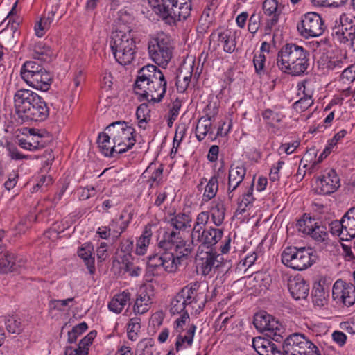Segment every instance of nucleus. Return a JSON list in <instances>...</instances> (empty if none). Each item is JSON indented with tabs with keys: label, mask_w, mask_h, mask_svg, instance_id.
<instances>
[{
	"label": "nucleus",
	"mask_w": 355,
	"mask_h": 355,
	"mask_svg": "<svg viewBox=\"0 0 355 355\" xmlns=\"http://www.w3.org/2000/svg\"><path fill=\"white\" fill-rule=\"evenodd\" d=\"M261 115L266 123L270 126H275V123H280L284 117L281 113L271 109H266Z\"/></svg>",
	"instance_id": "45"
},
{
	"label": "nucleus",
	"mask_w": 355,
	"mask_h": 355,
	"mask_svg": "<svg viewBox=\"0 0 355 355\" xmlns=\"http://www.w3.org/2000/svg\"><path fill=\"white\" fill-rule=\"evenodd\" d=\"M252 347L259 355H283L282 350L276 344L263 337L254 338Z\"/></svg>",
	"instance_id": "22"
},
{
	"label": "nucleus",
	"mask_w": 355,
	"mask_h": 355,
	"mask_svg": "<svg viewBox=\"0 0 355 355\" xmlns=\"http://www.w3.org/2000/svg\"><path fill=\"white\" fill-rule=\"evenodd\" d=\"M355 26V24H354ZM354 25L345 27H334L332 31V37L334 41L340 44H347L349 38V33L352 32Z\"/></svg>",
	"instance_id": "37"
},
{
	"label": "nucleus",
	"mask_w": 355,
	"mask_h": 355,
	"mask_svg": "<svg viewBox=\"0 0 355 355\" xmlns=\"http://www.w3.org/2000/svg\"><path fill=\"white\" fill-rule=\"evenodd\" d=\"M211 220L216 226L223 224L225 216V207L221 200H217L212 202L210 209Z\"/></svg>",
	"instance_id": "29"
},
{
	"label": "nucleus",
	"mask_w": 355,
	"mask_h": 355,
	"mask_svg": "<svg viewBox=\"0 0 355 355\" xmlns=\"http://www.w3.org/2000/svg\"><path fill=\"white\" fill-rule=\"evenodd\" d=\"M324 21L316 12L304 14L297 25L299 34L304 37H315L321 35L324 31Z\"/></svg>",
	"instance_id": "12"
},
{
	"label": "nucleus",
	"mask_w": 355,
	"mask_h": 355,
	"mask_svg": "<svg viewBox=\"0 0 355 355\" xmlns=\"http://www.w3.org/2000/svg\"><path fill=\"white\" fill-rule=\"evenodd\" d=\"M253 324L257 330L265 332L268 337L276 342H280L283 338L282 334L284 331L282 324L264 311L254 315Z\"/></svg>",
	"instance_id": "11"
},
{
	"label": "nucleus",
	"mask_w": 355,
	"mask_h": 355,
	"mask_svg": "<svg viewBox=\"0 0 355 355\" xmlns=\"http://www.w3.org/2000/svg\"><path fill=\"white\" fill-rule=\"evenodd\" d=\"M112 138L110 137L108 132L105 131L101 134H99L98 138V144L101 153L107 156L111 157H115V154L117 155V149L115 148V144L110 141Z\"/></svg>",
	"instance_id": "26"
},
{
	"label": "nucleus",
	"mask_w": 355,
	"mask_h": 355,
	"mask_svg": "<svg viewBox=\"0 0 355 355\" xmlns=\"http://www.w3.org/2000/svg\"><path fill=\"white\" fill-rule=\"evenodd\" d=\"M209 220V214L208 211H201L200 212L196 217L195 223L193 224V227L192 228L191 232H197L200 231L203 228H205V225L207 224Z\"/></svg>",
	"instance_id": "54"
},
{
	"label": "nucleus",
	"mask_w": 355,
	"mask_h": 355,
	"mask_svg": "<svg viewBox=\"0 0 355 355\" xmlns=\"http://www.w3.org/2000/svg\"><path fill=\"white\" fill-rule=\"evenodd\" d=\"M343 218L340 220H333L329 224V231L331 234L340 236L342 240H349V239L347 236H349V234H347Z\"/></svg>",
	"instance_id": "39"
},
{
	"label": "nucleus",
	"mask_w": 355,
	"mask_h": 355,
	"mask_svg": "<svg viewBox=\"0 0 355 355\" xmlns=\"http://www.w3.org/2000/svg\"><path fill=\"white\" fill-rule=\"evenodd\" d=\"M110 46L116 61L120 64H130L134 60L137 47L130 31L116 30L112 32Z\"/></svg>",
	"instance_id": "4"
},
{
	"label": "nucleus",
	"mask_w": 355,
	"mask_h": 355,
	"mask_svg": "<svg viewBox=\"0 0 355 355\" xmlns=\"http://www.w3.org/2000/svg\"><path fill=\"white\" fill-rule=\"evenodd\" d=\"M181 264L178 258L174 259L170 252L153 254L148 257L147 273L151 276H159L164 271L174 272Z\"/></svg>",
	"instance_id": "10"
},
{
	"label": "nucleus",
	"mask_w": 355,
	"mask_h": 355,
	"mask_svg": "<svg viewBox=\"0 0 355 355\" xmlns=\"http://www.w3.org/2000/svg\"><path fill=\"white\" fill-rule=\"evenodd\" d=\"M141 319L139 318H132L130 320L128 324V338L135 341L137 338V336L141 329Z\"/></svg>",
	"instance_id": "46"
},
{
	"label": "nucleus",
	"mask_w": 355,
	"mask_h": 355,
	"mask_svg": "<svg viewBox=\"0 0 355 355\" xmlns=\"http://www.w3.org/2000/svg\"><path fill=\"white\" fill-rule=\"evenodd\" d=\"M196 329V325L191 324L187 329V333L184 336L181 335V332H179L175 345V350L177 352H179L180 349L183 348H187L192 345Z\"/></svg>",
	"instance_id": "30"
},
{
	"label": "nucleus",
	"mask_w": 355,
	"mask_h": 355,
	"mask_svg": "<svg viewBox=\"0 0 355 355\" xmlns=\"http://www.w3.org/2000/svg\"><path fill=\"white\" fill-rule=\"evenodd\" d=\"M340 186V178L336 171L331 169L317 180V192L319 194L329 195L334 193Z\"/></svg>",
	"instance_id": "17"
},
{
	"label": "nucleus",
	"mask_w": 355,
	"mask_h": 355,
	"mask_svg": "<svg viewBox=\"0 0 355 355\" xmlns=\"http://www.w3.org/2000/svg\"><path fill=\"white\" fill-rule=\"evenodd\" d=\"M245 174L246 168L243 164L237 166H230L227 184V196L229 199L233 198L232 192L235 191L243 181Z\"/></svg>",
	"instance_id": "21"
},
{
	"label": "nucleus",
	"mask_w": 355,
	"mask_h": 355,
	"mask_svg": "<svg viewBox=\"0 0 355 355\" xmlns=\"http://www.w3.org/2000/svg\"><path fill=\"white\" fill-rule=\"evenodd\" d=\"M31 140H33V143H31L29 139H20L19 144L22 148L28 150H34L43 147V144H41L38 140H34L33 138H31Z\"/></svg>",
	"instance_id": "58"
},
{
	"label": "nucleus",
	"mask_w": 355,
	"mask_h": 355,
	"mask_svg": "<svg viewBox=\"0 0 355 355\" xmlns=\"http://www.w3.org/2000/svg\"><path fill=\"white\" fill-rule=\"evenodd\" d=\"M218 189V178L216 176H213L211 178V179L207 182L203 198L204 200L206 201L210 200L211 199L214 198Z\"/></svg>",
	"instance_id": "43"
},
{
	"label": "nucleus",
	"mask_w": 355,
	"mask_h": 355,
	"mask_svg": "<svg viewBox=\"0 0 355 355\" xmlns=\"http://www.w3.org/2000/svg\"><path fill=\"white\" fill-rule=\"evenodd\" d=\"M182 73L181 71L180 73L177 76L175 83L178 92L180 93L184 92L187 89L192 76V73L189 72L188 75L182 76Z\"/></svg>",
	"instance_id": "55"
},
{
	"label": "nucleus",
	"mask_w": 355,
	"mask_h": 355,
	"mask_svg": "<svg viewBox=\"0 0 355 355\" xmlns=\"http://www.w3.org/2000/svg\"><path fill=\"white\" fill-rule=\"evenodd\" d=\"M217 37L218 45H221L223 51L227 53H232L235 51L236 46V37L229 29L218 31Z\"/></svg>",
	"instance_id": "25"
},
{
	"label": "nucleus",
	"mask_w": 355,
	"mask_h": 355,
	"mask_svg": "<svg viewBox=\"0 0 355 355\" xmlns=\"http://www.w3.org/2000/svg\"><path fill=\"white\" fill-rule=\"evenodd\" d=\"M332 295L334 300H338L347 306H351L355 303V288L352 283L342 279L337 280L332 288Z\"/></svg>",
	"instance_id": "15"
},
{
	"label": "nucleus",
	"mask_w": 355,
	"mask_h": 355,
	"mask_svg": "<svg viewBox=\"0 0 355 355\" xmlns=\"http://www.w3.org/2000/svg\"><path fill=\"white\" fill-rule=\"evenodd\" d=\"M152 234L151 227L146 226L142 234L137 241L135 250L137 254L143 255L146 253L147 248L149 245Z\"/></svg>",
	"instance_id": "31"
},
{
	"label": "nucleus",
	"mask_w": 355,
	"mask_h": 355,
	"mask_svg": "<svg viewBox=\"0 0 355 355\" xmlns=\"http://www.w3.org/2000/svg\"><path fill=\"white\" fill-rule=\"evenodd\" d=\"M311 297L315 306L323 307L327 304L328 295L326 293L324 288L320 283L314 284L311 291Z\"/></svg>",
	"instance_id": "32"
},
{
	"label": "nucleus",
	"mask_w": 355,
	"mask_h": 355,
	"mask_svg": "<svg viewBox=\"0 0 355 355\" xmlns=\"http://www.w3.org/2000/svg\"><path fill=\"white\" fill-rule=\"evenodd\" d=\"M211 126L210 117H201L198 120L196 128V136L199 141H202L208 134H212Z\"/></svg>",
	"instance_id": "34"
},
{
	"label": "nucleus",
	"mask_w": 355,
	"mask_h": 355,
	"mask_svg": "<svg viewBox=\"0 0 355 355\" xmlns=\"http://www.w3.org/2000/svg\"><path fill=\"white\" fill-rule=\"evenodd\" d=\"M130 300V293L128 291H123L113 297L108 304V308L115 313H120Z\"/></svg>",
	"instance_id": "27"
},
{
	"label": "nucleus",
	"mask_w": 355,
	"mask_h": 355,
	"mask_svg": "<svg viewBox=\"0 0 355 355\" xmlns=\"http://www.w3.org/2000/svg\"><path fill=\"white\" fill-rule=\"evenodd\" d=\"M78 255L83 260L85 265L91 275L94 274L95 258L94 255V246L91 243H85L78 250Z\"/></svg>",
	"instance_id": "24"
},
{
	"label": "nucleus",
	"mask_w": 355,
	"mask_h": 355,
	"mask_svg": "<svg viewBox=\"0 0 355 355\" xmlns=\"http://www.w3.org/2000/svg\"><path fill=\"white\" fill-rule=\"evenodd\" d=\"M219 257H221L220 255L213 249L205 250L202 248L198 251L196 256V268L202 275H208L212 270L220 266Z\"/></svg>",
	"instance_id": "14"
},
{
	"label": "nucleus",
	"mask_w": 355,
	"mask_h": 355,
	"mask_svg": "<svg viewBox=\"0 0 355 355\" xmlns=\"http://www.w3.org/2000/svg\"><path fill=\"white\" fill-rule=\"evenodd\" d=\"M277 65L284 73L302 76L309 66V52L296 44L287 43L277 53Z\"/></svg>",
	"instance_id": "3"
},
{
	"label": "nucleus",
	"mask_w": 355,
	"mask_h": 355,
	"mask_svg": "<svg viewBox=\"0 0 355 355\" xmlns=\"http://www.w3.org/2000/svg\"><path fill=\"white\" fill-rule=\"evenodd\" d=\"M298 355H321V351L315 343L305 337L302 349Z\"/></svg>",
	"instance_id": "49"
},
{
	"label": "nucleus",
	"mask_w": 355,
	"mask_h": 355,
	"mask_svg": "<svg viewBox=\"0 0 355 355\" xmlns=\"http://www.w3.org/2000/svg\"><path fill=\"white\" fill-rule=\"evenodd\" d=\"M347 0H311V3L314 6L317 7H339L343 5Z\"/></svg>",
	"instance_id": "57"
},
{
	"label": "nucleus",
	"mask_w": 355,
	"mask_h": 355,
	"mask_svg": "<svg viewBox=\"0 0 355 355\" xmlns=\"http://www.w3.org/2000/svg\"><path fill=\"white\" fill-rule=\"evenodd\" d=\"M52 183V178L51 176L42 175L40 177L37 183L33 187V192L37 191L40 189H43V187H46L49 184Z\"/></svg>",
	"instance_id": "64"
},
{
	"label": "nucleus",
	"mask_w": 355,
	"mask_h": 355,
	"mask_svg": "<svg viewBox=\"0 0 355 355\" xmlns=\"http://www.w3.org/2000/svg\"><path fill=\"white\" fill-rule=\"evenodd\" d=\"M315 256L310 248L286 247L282 254V263L293 270H304L315 262Z\"/></svg>",
	"instance_id": "8"
},
{
	"label": "nucleus",
	"mask_w": 355,
	"mask_h": 355,
	"mask_svg": "<svg viewBox=\"0 0 355 355\" xmlns=\"http://www.w3.org/2000/svg\"><path fill=\"white\" fill-rule=\"evenodd\" d=\"M15 113L22 123L44 121L49 115V109L44 100L36 92L19 89L14 95Z\"/></svg>",
	"instance_id": "2"
},
{
	"label": "nucleus",
	"mask_w": 355,
	"mask_h": 355,
	"mask_svg": "<svg viewBox=\"0 0 355 355\" xmlns=\"http://www.w3.org/2000/svg\"><path fill=\"white\" fill-rule=\"evenodd\" d=\"M317 223L314 218L311 217L309 214H304L302 218L298 220L297 227L300 232L308 235Z\"/></svg>",
	"instance_id": "42"
},
{
	"label": "nucleus",
	"mask_w": 355,
	"mask_h": 355,
	"mask_svg": "<svg viewBox=\"0 0 355 355\" xmlns=\"http://www.w3.org/2000/svg\"><path fill=\"white\" fill-rule=\"evenodd\" d=\"M150 110L146 103L141 104L137 109L136 116L138 121V125L144 130L146 128V124L150 119Z\"/></svg>",
	"instance_id": "38"
},
{
	"label": "nucleus",
	"mask_w": 355,
	"mask_h": 355,
	"mask_svg": "<svg viewBox=\"0 0 355 355\" xmlns=\"http://www.w3.org/2000/svg\"><path fill=\"white\" fill-rule=\"evenodd\" d=\"M128 223V221L124 220V216L121 214L119 218H114L110 222L109 229L113 236L118 238L126 230Z\"/></svg>",
	"instance_id": "36"
},
{
	"label": "nucleus",
	"mask_w": 355,
	"mask_h": 355,
	"mask_svg": "<svg viewBox=\"0 0 355 355\" xmlns=\"http://www.w3.org/2000/svg\"><path fill=\"white\" fill-rule=\"evenodd\" d=\"M355 20L351 19L347 14H342L339 19L336 20L334 27H345L354 25Z\"/></svg>",
	"instance_id": "63"
},
{
	"label": "nucleus",
	"mask_w": 355,
	"mask_h": 355,
	"mask_svg": "<svg viewBox=\"0 0 355 355\" xmlns=\"http://www.w3.org/2000/svg\"><path fill=\"white\" fill-rule=\"evenodd\" d=\"M261 13L254 12L249 19L248 29L252 34L256 33L261 25Z\"/></svg>",
	"instance_id": "56"
},
{
	"label": "nucleus",
	"mask_w": 355,
	"mask_h": 355,
	"mask_svg": "<svg viewBox=\"0 0 355 355\" xmlns=\"http://www.w3.org/2000/svg\"><path fill=\"white\" fill-rule=\"evenodd\" d=\"M308 235L311 236L316 241L324 242L327 239L328 234L326 227L317 223Z\"/></svg>",
	"instance_id": "50"
},
{
	"label": "nucleus",
	"mask_w": 355,
	"mask_h": 355,
	"mask_svg": "<svg viewBox=\"0 0 355 355\" xmlns=\"http://www.w3.org/2000/svg\"><path fill=\"white\" fill-rule=\"evenodd\" d=\"M253 187L254 184L252 182L247 193L243 195L242 199L239 203L238 211H239L241 214L245 212L248 208L249 209L252 205L253 201L254 200L252 196Z\"/></svg>",
	"instance_id": "44"
},
{
	"label": "nucleus",
	"mask_w": 355,
	"mask_h": 355,
	"mask_svg": "<svg viewBox=\"0 0 355 355\" xmlns=\"http://www.w3.org/2000/svg\"><path fill=\"white\" fill-rule=\"evenodd\" d=\"M151 303V298L146 291L141 289L135 302L134 312L137 314L145 313L149 310Z\"/></svg>",
	"instance_id": "28"
},
{
	"label": "nucleus",
	"mask_w": 355,
	"mask_h": 355,
	"mask_svg": "<svg viewBox=\"0 0 355 355\" xmlns=\"http://www.w3.org/2000/svg\"><path fill=\"white\" fill-rule=\"evenodd\" d=\"M187 130V128L185 123H181L177 126L173 139V145L175 144H177V146L180 145L181 141L186 134Z\"/></svg>",
	"instance_id": "61"
},
{
	"label": "nucleus",
	"mask_w": 355,
	"mask_h": 355,
	"mask_svg": "<svg viewBox=\"0 0 355 355\" xmlns=\"http://www.w3.org/2000/svg\"><path fill=\"white\" fill-rule=\"evenodd\" d=\"M15 264V257L14 254L9 251L0 252V274L12 271Z\"/></svg>",
	"instance_id": "35"
},
{
	"label": "nucleus",
	"mask_w": 355,
	"mask_h": 355,
	"mask_svg": "<svg viewBox=\"0 0 355 355\" xmlns=\"http://www.w3.org/2000/svg\"><path fill=\"white\" fill-rule=\"evenodd\" d=\"M343 222L347 229V234H349V239L355 237V207L349 209L342 217Z\"/></svg>",
	"instance_id": "41"
},
{
	"label": "nucleus",
	"mask_w": 355,
	"mask_h": 355,
	"mask_svg": "<svg viewBox=\"0 0 355 355\" xmlns=\"http://www.w3.org/2000/svg\"><path fill=\"white\" fill-rule=\"evenodd\" d=\"M199 286L200 285L197 282H192L183 287L179 292L183 300H185L186 306L191 307L198 313L202 311L205 306V303H202V305L198 304V299H200L198 293Z\"/></svg>",
	"instance_id": "16"
},
{
	"label": "nucleus",
	"mask_w": 355,
	"mask_h": 355,
	"mask_svg": "<svg viewBox=\"0 0 355 355\" xmlns=\"http://www.w3.org/2000/svg\"><path fill=\"white\" fill-rule=\"evenodd\" d=\"M85 76L82 70H78L75 72L71 83L72 92L73 93V94H76V93H77V88L80 86V85L82 83L85 81Z\"/></svg>",
	"instance_id": "60"
},
{
	"label": "nucleus",
	"mask_w": 355,
	"mask_h": 355,
	"mask_svg": "<svg viewBox=\"0 0 355 355\" xmlns=\"http://www.w3.org/2000/svg\"><path fill=\"white\" fill-rule=\"evenodd\" d=\"M166 221L171 230L180 232L191 227L192 217L189 213L168 212Z\"/></svg>",
	"instance_id": "18"
},
{
	"label": "nucleus",
	"mask_w": 355,
	"mask_h": 355,
	"mask_svg": "<svg viewBox=\"0 0 355 355\" xmlns=\"http://www.w3.org/2000/svg\"><path fill=\"white\" fill-rule=\"evenodd\" d=\"M88 328L87 324L83 322L75 327L68 333V342L73 343L76 341L78 337L85 332Z\"/></svg>",
	"instance_id": "53"
},
{
	"label": "nucleus",
	"mask_w": 355,
	"mask_h": 355,
	"mask_svg": "<svg viewBox=\"0 0 355 355\" xmlns=\"http://www.w3.org/2000/svg\"><path fill=\"white\" fill-rule=\"evenodd\" d=\"M54 15L51 13H49L47 17H42L40 21H37L35 25V35L39 37H43L46 32L49 29L51 24L53 20Z\"/></svg>",
	"instance_id": "40"
},
{
	"label": "nucleus",
	"mask_w": 355,
	"mask_h": 355,
	"mask_svg": "<svg viewBox=\"0 0 355 355\" xmlns=\"http://www.w3.org/2000/svg\"><path fill=\"white\" fill-rule=\"evenodd\" d=\"M5 324L9 333L19 334L23 330L20 319L15 315L9 316L5 322Z\"/></svg>",
	"instance_id": "47"
},
{
	"label": "nucleus",
	"mask_w": 355,
	"mask_h": 355,
	"mask_svg": "<svg viewBox=\"0 0 355 355\" xmlns=\"http://www.w3.org/2000/svg\"><path fill=\"white\" fill-rule=\"evenodd\" d=\"M166 87L163 72L155 65L147 64L139 70L134 91L149 103H157L164 98Z\"/></svg>",
	"instance_id": "1"
},
{
	"label": "nucleus",
	"mask_w": 355,
	"mask_h": 355,
	"mask_svg": "<svg viewBox=\"0 0 355 355\" xmlns=\"http://www.w3.org/2000/svg\"><path fill=\"white\" fill-rule=\"evenodd\" d=\"M105 131L108 132L112 144H115L117 155L127 152L133 147L136 142L134 136L135 129L124 121L112 123L106 127Z\"/></svg>",
	"instance_id": "6"
},
{
	"label": "nucleus",
	"mask_w": 355,
	"mask_h": 355,
	"mask_svg": "<svg viewBox=\"0 0 355 355\" xmlns=\"http://www.w3.org/2000/svg\"><path fill=\"white\" fill-rule=\"evenodd\" d=\"M303 334L293 333L284 340L282 345L283 355H298L305 339Z\"/></svg>",
	"instance_id": "19"
},
{
	"label": "nucleus",
	"mask_w": 355,
	"mask_h": 355,
	"mask_svg": "<svg viewBox=\"0 0 355 355\" xmlns=\"http://www.w3.org/2000/svg\"><path fill=\"white\" fill-rule=\"evenodd\" d=\"M186 307L185 300H183L178 292L171 300L170 312L173 315L184 313Z\"/></svg>",
	"instance_id": "48"
},
{
	"label": "nucleus",
	"mask_w": 355,
	"mask_h": 355,
	"mask_svg": "<svg viewBox=\"0 0 355 355\" xmlns=\"http://www.w3.org/2000/svg\"><path fill=\"white\" fill-rule=\"evenodd\" d=\"M53 55L51 49L42 42H38L34 46L33 57L35 59L49 62L52 60Z\"/></svg>",
	"instance_id": "33"
},
{
	"label": "nucleus",
	"mask_w": 355,
	"mask_h": 355,
	"mask_svg": "<svg viewBox=\"0 0 355 355\" xmlns=\"http://www.w3.org/2000/svg\"><path fill=\"white\" fill-rule=\"evenodd\" d=\"M288 288L291 296L296 300L306 299L309 295V285L300 276L290 279Z\"/></svg>",
	"instance_id": "23"
},
{
	"label": "nucleus",
	"mask_w": 355,
	"mask_h": 355,
	"mask_svg": "<svg viewBox=\"0 0 355 355\" xmlns=\"http://www.w3.org/2000/svg\"><path fill=\"white\" fill-rule=\"evenodd\" d=\"M223 230L214 227L203 228L196 232H191V239L193 245L201 244V247L207 250L212 249L223 236Z\"/></svg>",
	"instance_id": "13"
},
{
	"label": "nucleus",
	"mask_w": 355,
	"mask_h": 355,
	"mask_svg": "<svg viewBox=\"0 0 355 355\" xmlns=\"http://www.w3.org/2000/svg\"><path fill=\"white\" fill-rule=\"evenodd\" d=\"M158 247L164 252H172L174 259L178 258L180 263L191 252L190 244L182 238L180 232L170 228L164 231L162 239L158 241Z\"/></svg>",
	"instance_id": "7"
},
{
	"label": "nucleus",
	"mask_w": 355,
	"mask_h": 355,
	"mask_svg": "<svg viewBox=\"0 0 355 355\" xmlns=\"http://www.w3.org/2000/svg\"><path fill=\"white\" fill-rule=\"evenodd\" d=\"M313 103L312 96L309 94H304L303 97H301L293 104V108L297 112H304L311 107Z\"/></svg>",
	"instance_id": "51"
},
{
	"label": "nucleus",
	"mask_w": 355,
	"mask_h": 355,
	"mask_svg": "<svg viewBox=\"0 0 355 355\" xmlns=\"http://www.w3.org/2000/svg\"><path fill=\"white\" fill-rule=\"evenodd\" d=\"M20 76L30 87L43 92L48 91L53 83V76L37 61H26L21 66Z\"/></svg>",
	"instance_id": "5"
},
{
	"label": "nucleus",
	"mask_w": 355,
	"mask_h": 355,
	"mask_svg": "<svg viewBox=\"0 0 355 355\" xmlns=\"http://www.w3.org/2000/svg\"><path fill=\"white\" fill-rule=\"evenodd\" d=\"M175 3L173 8L174 10H170L168 13V17L166 19V23L168 24H175L178 21L185 20L190 16L191 11V2L190 0H182Z\"/></svg>",
	"instance_id": "20"
},
{
	"label": "nucleus",
	"mask_w": 355,
	"mask_h": 355,
	"mask_svg": "<svg viewBox=\"0 0 355 355\" xmlns=\"http://www.w3.org/2000/svg\"><path fill=\"white\" fill-rule=\"evenodd\" d=\"M133 246V241L130 239H125L121 241L120 248L121 252L125 253L123 255L124 259H128L129 257H131L130 253L132 251Z\"/></svg>",
	"instance_id": "62"
},
{
	"label": "nucleus",
	"mask_w": 355,
	"mask_h": 355,
	"mask_svg": "<svg viewBox=\"0 0 355 355\" xmlns=\"http://www.w3.org/2000/svg\"><path fill=\"white\" fill-rule=\"evenodd\" d=\"M265 62H266V56L262 53H256L253 58V64L255 69L256 73L261 76L265 74Z\"/></svg>",
	"instance_id": "52"
},
{
	"label": "nucleus",
	"mask_w": 355,
	"mask_h": 355,
	"mask_svg": "<svg viewBox=\"0 0 355 355\" xmlns=\"http://www.w3.org/2000/svg\"><path fill=\"white\" fill-rule=\"evenodd\" d=\"M278 3L277 0H265L263 3V10L267 15L277 13Z\"/></svg>",
	"instance_id": "59"
},
{
	"label": "nucleus",
	"mask_w": 355,
	"mask_h": 355,
	"mask_svg": "<svg viewBox=\"0 0 355 355\" xmlns=\"http://www.w3.org/2000/svg\"><path fill=\"white\" fill-rule=\"evenodd\" d=\"M148 50L151 60L163 67L168 65L172 58L173 46L168 37L163 33L149 40Z\"/></svg>",
	"instance_id": "9"
}]
</instances>
